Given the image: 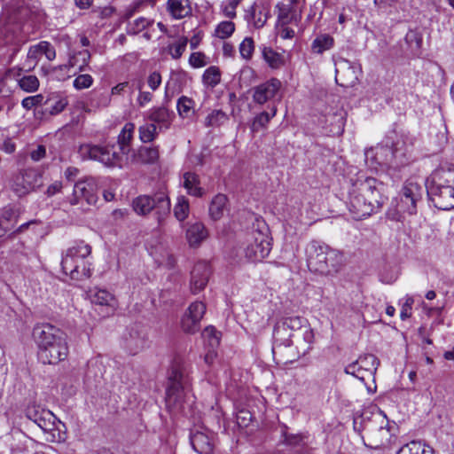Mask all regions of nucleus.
Segmentation results:
<instances>
[{"label": "nucleus", "mask_w": 454, "mask_h": 454, "mask_svg": "<svg viewBox=\"0 0 454 454\" xmlns=\"http://www.w3.org/2000/svg\"><path fill=\"white\" fill-rule=\"evenodd\" d=\"M202 82L208 87H215L221 82V72L219 67L211 66L207 68L202 75Z\"/></svg>", "instance_id": "obj_45"}, {"label": "nucleus", "mask_w": 454, "mask_h": 454, "mask_svg": "<svg viewBox=\"0 0 454 454\" xmlns=\"http://www.w3.org/2000/svg\"><path fill=\"white\" fill-rule=\"evenodd\" d=\"M254 51V42L252 37H246L239 44V53L247 60L250 59Z\"/></svg>", "instance_id": "obj_49"}, {"label": "nucleus", "mask_w": 454, "mask_h": 454, "mask_svg": "<svg viewBox=\"0 0 454 454\" xmlns=\"http://www.w3.org/2000/svg\"><path fill=\"white\" fill-rule=\"evenodd\" d=\"M211 274L210 266L205 262H199L191 272V291L196 294L202 291L209 280Z\"/></svg>", "instance_id": "obj_23"}, {"label": "nucleus", "mask_w": 454, "mask_h": 454, "mask_svg": "<svg viewBox=\"0 0 454 454\" xmlns=\"http://www.w3.org/2000/svg\"><path fill=\"white\" fill-rule=\"evenodd\" d=\"M67 252L71 254V256L75 257V260L82 263L86 262L85 259L90 254L91 247L83 240H79L75 241L74 246L69 247Z\"/></svg>", "instance_id": "obj_40"}, {"label": "nucleus", "mask_w": 454, "mask_h": 454, "mask_svg": "<svg viewBox=\"0 0 454 454\" xmlns=\"http://www.w3.org/2000/svg\"><path fill=\"white\" fill-rule=\"evenodd\" d=\"M376 419H380V427L377 428H368L372 436L375 438L376 445L374 448L383 446L389 442L392 435H395L397 430V425L395 421H389L387 416L380 411Z\"/></svg>", "instance_id": "obj_19"}, {"label": "nucleus", "mask_w": 454, "mask_h": 454, "mask_svg": "<svg viewBox=\"0 0 454 454\" xmlns=\"http://www.w3.org/2000/svg\"><path fill=\"white\" fill-rule=\"evenodd\" d=\"M192 380L188 364L183 357L176 356L168 372L166 407L173 414H186V407L193 403L191 392Z\"/></svg>", "instance_id": "obj_2"}, {"label": "nucleus", "mask_w": 454, "mask_h": 454, "mask_svg": "<svg viewBox=\"0 0 454 454\" xmlns=\"http://www.w3.org/2000/svg\"><path fill=\"white\" fill-rule=\"evenodd\" d=\"M396 454H434V450L429 445L411 441L403 445Z\"/></svg>", "instance_id": "obj_37"}, {"label": "nucleus", "mask_w": 454, "mask_h": 454, "mask_svg": "<svg viewBox=\"0 0 454 454\" xmlns=\"http://www.w3.org/2000/svg\"><path fill=\"white\" fill-rule=\"evenodd\" d=\"M280 87V81L272 78L253 88V99L255 103L263 105L276 96Z\"/></svg>", "instance_id": "obj_24"}, {"label": "nucleus", "mask_w": 454, "mask_h": 454, "mask_svg": "<svg viewBox=\"0 0 454 454\" xmlns=\"http://www.w3.org/2000/svg\"><path fill=\"white\" fill-rule=\"evenodd\" d=\"M15 79L17 80L19 87L26 92H34L39 88V80L35 75H24Z\"/></svg>", "instance_id": "obj_46"}, {"label": "nucleus", "mask_w": 454, "mask_h": 454, "mask_svg": "<svg viewBox=\"0 0 454 454\" xmlns=\"http://www.w3.org/2000/svg\"><path fill=\"white\" fill-rule=\"evenodd\" d=\"M173 116L174 113L165 106L153 107L147 113V118L152 123H158L166 129L169 127Z\"/></svg>", "instance_id": "obj_30"}, {"label": "nucleus", "mask_w": 454, "mask_h": 454, "mask_svg": "<svg viewBox=\"0 0 454 454\" xmlns=\"http://www.w3.org/2000/svg\"><path fill=\"white\" fill-rule=\"evenodd\" d=\"M22 67L9 68L0 78V100L10 104V98L12 94V80L20 77Z\"/></svg>", "instance_id": "obj_25"}, {"label": "nucleus", "mask_w": 454, "mask_h": 454, "mask_svg": "<svg viewBox=\"0 0 454 454\" xmlns=\"http://www.w3.org/2000/svg\"><path fill=\"white\" fill-rule=\"evenodd\" d=\"M114 144L91 145L85 144L80 146V153L83 158L98 160L106 167L114 168L121 166L122 161V153L118 152Z\"/></svg>", "instance_id": "obj_10"}, {"label": "nucleus", "mask_w": 454, "mask_h": 454, "mask_svg": "<svg viewBox=\"0 0 454 454\" xmlns=\"http://www.w3.org/2000/svg\"><path fill=\"white\" fill-rule=\"evenodd\" d=\"M92 303L100 306L103 312L106 315L113 314L116 308V300L114 296L105 289H98L91 298Z\"/></svg>", "instance_id": "obj_26"}, {"label": "nucleus", "mask_w": 454, "mask_h": 454, "mask_svg": "<svg viewBox=\"0 0 454 454\" xmlns=\"http://www.w3.org/2000/svg\"><path fill=\"white\" fill-rule=\"evenodd\" d=\"M277 108L272 106L271 112L263 111L257 114L252 122L251 130L252 132H258L260 129L266 128L270 121L276 115Z\"/></svg>", "instance_id": "obj_41"}, {"label": "nucleus", "mask_w": 454, "mask_h": 454, "mask_svg": "<svg viewBox=\"0 0 454 454\" xmlns=\"http://www.w3.org/2000/svg\"><path fill=\"white\" fill-rule=\"evenodd\" d=\"M426 190L454 187V165L444 164L435 168L426 179Z\"/></svg>", "instance_id": "obj_15"}, {"label": "nucleus", "mask_w": 454, "mask_h": 454, "mask_svg": "<svg viewBox=\"0 0 454 454\" xmlns=\"http://www.w3.org/2000/svg\"><path fill=\"white\" fill-rule=\"evenodd\" d=\"M207 236V230L201 223L191 224L186 231V239L192 247L199 246Z\"/></svg>", "instance_id": "obj_33"}, {"label": "nucleus", "mask_w": 454, "mask_h": 454, "mask_svg": "<svg viewBox=\"0 0 454 454\" xmlns=\"http://www.w3.org/2000/svg\"><path fill=\"white\" fill-rule=\"evenodd\" d=\"M227 201V197L221 193L213 198L209 206V215L213 220L216 221L222 218Z\"/></svg>", "instance_id": "obj_39"}, {"label": "nucleus", "mask_w": 454, "mask_h": 454, "mask_svg": "<svg viewBox=\"0 0 454 454\" xmlns=\"http://www.w3.org/2000/svg\"><path fill=\"white\" fill-rule=\"evenodd\" d=\"M205 312L206 305L202 301H195L189 306L187 316L200 322Z\"/></svg>", "instance_id": "obj_52"}, {"label": "nucleus", "mask_w": 454, "mask_h": 454, "mask_svg": "<svg viewBox=\"0 0 454 454\" xmlns=\"http://www.w3.org/2000/svg\"><path fill=\"white\" fill-rule=\"evenodd\" d=\"M309 326L308 320L299 316L284 317L278 319L273 328L272 353L282 354L285 348H290L294 337H299L303 330Z\"/></svg>", "instance_id": "obj_7"}, {"label": "nucleus", "mask_w": 454, "mask_h": 454, "mask_svg": "<svg viewBox=\"0 0 454 454\" xmlns=\"http://www.w3.org/2000/svg\"><path fill=\"white\" fill-rule=\"evenodd\" d=\"M262 55L269 67L273 69L280 68L285 65L284 55L275 51L270 47L263 46L262 48Z\"/></svg>", "instance_id": "obj_38"}, {"label": "nucleus", "mask_w": 454, "mask_h": 454, "mask_svg": "<svg viewBox=\"0 0 454 454\" xmlns=\"http://www.w3.org/2000/svg\"><path fill=\"white\" fill-rule=\"evenodd\" d=\"M190 442L198 454H213L215 449L214 434L207 430H192Z\"/></svg>", "instance_id": "obj_21"}, {"label": "nucleus", "mask_w": 454, "mask_h": 454, "mask_svg": "<svg viewBox=\"0 0 454 454\" xmlns=\"http://www.w3.org/2000/svg\"><path fill=\"white\" fill-rule=\"evenodd\" d=\"M220 332H218L214 326H207L203 331V337L207 338L210 346H217L220 342Z\"/></svg>", "instance_id": "obj_55"}, {"label": "nucleus", "mask_w": 454, "mask_h": 454, "mask_svg": "<svg viewBox=\"0 0 454 454\" xmlns=\"http://www.w3.org/2000/svg\"><path fill=\"white\" fill-rule=\"evenodd\" d=\"M270 230L263 220L256 219L245 248L246 257L252 262H260L267 257L271 250Z\"/></svg>", "instance_id": "obj_8"}, {"label": "nucleus", "mask_w": 454, "mask_h": 454, "mask_svg": "<svg viewBox=\"0 0 454 454\" xmlns=\"http://www.w3.org/2000/svg\"><path fill=\"white\" fill-rule=\"evenodd\" d=\"M42 176L34 168H27L17 174L11 184L12 191L23 197L41 185Z\"/></svg>", "instance_id": "obj_14"}, {"label": "nucleus", "mask_w": 454, "mask_h": 454, "mask_svg": "<svg viewBox=\"0 0 454 454\" xmlns=\"http://www.w3.org/2000/svg\"><path fill=\"white\" fill-rule=\"evenodd\" d=\"M157 126L154 123H145L138 128L139 139L142 143L153 142L158 136Z\"/></svg>", "instance_id": "obj_44"}, {"label": "nucleus", "mask_w": 454, "mask_h": 454, "mask_svg": "<svg viewBox=\"0 0 454 454\" xmlns=\"http://www.w3.org/2000/svg\"><path fill=\"white\" fill-rule=\"evenodd\" d=\"M82 270H79V262L75 257L71 256L67 251L62 254L61 268L63 273L69 275L72 279L82 280L89 278L91 276L90 264L88 262L82 263Z\"/></svg>", "instance_id": "obj_20"}, {"label": "nucleus", "mask_w": 454, "mask_h": 454, "mask_svg": "<svg viewBox=\"0 0 454 454\" xmlns=\"http://www.w3.org/2000/svg\"><path fill=\"white\" fill-rule=\"evenodd\" d=\"M189 213V201L184 196H179L177 198V202L174 207V215L175 217L183 222L186 219Z\"/></svg>", "instance_id": "obj_47"}, {"label": "nucleus", "mask_w": 454, "mask_h": 454, "mask_svg": "<svg viewBox=\"0 0 454 454\" xmlns=\"http://www.w3.org/2000/svg\"><path fill=\"white\" fill-rule=\"evenodd\" d=\"M334 46V38L329 34H319L311 43V51L314 54L321 55Z\"/></svg>", "instance_id": "obj_35"}, {"label": "nucleus", "mask_w": 454, "mask_h": 454, "mask_svg": "<svg viewBox=\"0 0 454 454\" xmlns=\"http://www.w3.org/2000/svg\"><path fill=\"white\" fill-rule=\"evenodd\" d=\"M0 149L6 153H13L16 149V145L14 142L12 141L11 138H6L3 142L2 145L0 146Z\"/></svg>", "instance_id": "obj_63"}, {"label": "nucleus", "mask_w": 454, "mask_h": 454, "mask_svg": "<svg viewBox=\"0 0 454 454\" xmlns=\"http://www.w3.org/2000/svg\"><path fill=\"white\" fill-rule=\"evenodd\" d=\"M68 105L67 98L60 93H51L43 102V111L51 115L60 114Z\"/></svg>", "instance_id": "obj_27"}, {"label": "nucleus", "mask_w": 454, "mask_h": 454, "mask_svg": "<svg viewBox=\"0 0 454 454\" xmlns=\"http://www.w3.org/2000/svg\"><path fill=\"white\" fill-rule=\"evenodd\" d=\"M242 0H231L229 4L223 9V13L226 17L233 19L236 17V8Z\"/></svg>", "instance_id": "obj_61"}, {"label": "nucleus", "mask_w": 454, "mask_h": 454, "mask_svg": "<svg viewBox=\"0 0 454 454\" xmlns=\"http://www.w3.org/2000/svg\"><path fill=\"white\" fill-rule=\"evenodd\" d=\"M27 12L24 8L9 10L3 7V14L0 17V51L6 59L7 64H12L27 41V35L23 31L21 18Z\"/></svg>", "instance_id": "obj_4"}, {"label": "nucleus", "mask_w": 454, "mask_h": 454, "mask_svg": "<svg viewBox=\"0 0 454 454\" xmlns=\"http://www.w3.org/2000/svg\"><path fill=\"white\" fill-rule=\"evenodd\" d=\"M159 158L160 152L157 145H141L134 154V160L142 164H154L158 161Z\"/></svg>", "instance_id": "obj_28"}, {"label": "nucleus", "mask_w": 454, "mask_h": 454, "mask_svg": "<svg viewBox=\"0 0 454 454\" xmlns=\"http://www.w3.org/2000/svg\"><path fill=\"white\" fill-rule=\"evenodd\" d=\"M134 131L135 124L132 122H127L119 134L117 143L119 150L122 154H128L129 153Z\"/></svg>", "instance_id": "obj_31"}, {"label": "nucleus", "mask_w": 454, "mask_h": 454, "mask_svg": "<svg viewBox=\"0 0 454 454\" xmlns=\"http://www.w3.org/2000/svg\"><path fill=\"white\" fill-rule=\"evenodd\" d=\"M276 7L278 9V20L282 26H286L296 20L298 8L287 3H278Z\"/></svg>", "instance_id": "obj_32"}, {"label": "nucleus", "mask_w": 454, "mask_h": 454, "mask_svg": "<svg viewBox=\"0 0 454 454\" xmlns=\"http://www.w3.org/2000/svg\"><path fill=\"white\" fill-rule=\"evenodd\" d=\"M380 365V360L372 354L361 355L355 362L348 364L344 372L353 375L361 381L366 378L373 377Z\"/></svg>", "instance_id": "obj_13"}, {"label": "nucleus", "mask_w": 454, "mask_h": 454, "mask_svg": "<svg viewBox=\"0 0 454 454\" xmlns=\"http://www.w3.org/2000/svg\"><path fill=\"white\" fill-rule=\"evenodd\" d=\"M188 40L186 37L181 38L177 43L170 46V53L173 59H178L186 49Z\"/></svg>", "instance_id": "obj_56"}, {"label": "nucleus", "mask_w": 454, "mask_h": 454, "mask_svg": "<svg viewBox=\"0 0 454 454\" xmlns=\"http://www.w3.org/2000/svg\"><path fill=\"white\" fill-rule=\"evenodd\" d=\"M18 214L12 207H4L0 215V223L4 227V232L11 231L17 223Z\"/></svg>", "instance_id": "obj_43"}, {"label": "nucleus", "mask_w": 454, "mask_h": 454, "mask_svg": "<svg viewBox=\"0 0 454 454\" xmlns=\"http://www.w3.org/2000/svg\"><path fill=\"white\" fill-rule=\"evenodd\" d=\"M375 159L378 164L391 168H400L415 160L412 145L408 144L404 137L395 131L390 132L382 145L376 148Z\"/></svg>", "instance_id": "obj_5"}, {"label": "nucleus", "mask_w": 454, "mask_h": 454, "mask_svg": "<svg viewBox=\"0 0 454 454\" xmlns=\"http://www.w3.org/2000/svg\"><path fill=\"white\" fill-rule=\"evenodd\" d=\"M195 102L186 96H182L178 98L176 108L179 115L182 118H192L194 114Z\"/></svg>", "instance_id": "obj_42"}, {"label": "nucleus", "mask_w": 454, "mask_h": 454, "mask_svg": "<svg viewBox=\"0 0 454 454\" xmlns=\"http://www.w3.org/2000/svg\"><path fill=\"white\" fill-rule=\"evenodd\" d=\"M251 418H252V415L248 411L244 410V409L239 410L236 415V420H237L238 426L239 427H247L251 420Z\"/></svg>", "instance_id": "obj_58"}, {"label": "nucleus", "mask_w": 454, "mask_h": 454, "mask_svg": "<svg viewBox=\"0 0 454 454\" xmlns=\"http://www.w3.org/2000/svg\"><path fill=\"white\" fill-rule=\"evenodd\" d=\"M235 31V25L232 21H222L215 28V35L221 39L230 37Z\"/></svg>", "instance_id": "obj_48"}, {"label": "nucleus", "mask_w": 454, "mask_h": 454, "mask_svg": "<svg viewBox=\"0 0 454 454\" xmlns=\"http://www.w3.org/2000/svg\"><path fill=\"white\" fill-rule=\"evenodd\" d=\"M26 417L37 425L44 432H51L56 428V416L49 410L39 406H28Z\"/></svg>", "instance_id": "obj_18"}, {"label": "nucleus", "mask_w": 454, "mask_h": 454, "mask_svg": "<svg viewBox=\"0 0 454 454\" xmlns=\"http://www.w3.org/2000/svg\"><path fill=\"white\" fill-rule=\"evenodd\" d=\"M227 115L222 110H214L206 119L208 127L219 126L227 121Z\"/></svg>", "instance_id": "obj_51"}, {"label": "nucleus", "mask_w": 454, "mask_h": 454, "mask_svg": "<svg viewBox=\"0 0 454 454\" xmlns=\"http://www.w3.org/2000/svg\"><path fill=\"white\" fill-rule=\"evenodd\" d=\"M299 337H294L290 341V347L294 346L295 352L283 359L284 364L293 363L301 356L307 355L312 348L314 342V333L310 326H308L298 335Z\"/></svg>", "instance_id": "obj_17"}, {"label": "nucleus", "mask_w": 454, "mask_h": 454, "mask_svg": "<svg viewBox=\"0 0 454 454\" xmlns=\"http://www.w3.org/2000/svg\"><path fill=\"white\" fill-rule=\"evenodd\" d=\"M189 62L193 67H201L207 65L205 54L202 52H193L191 54Z\"/></svg>", "instance_id": "obj_59"}, {"label": "nucleus", "mask_w": 454, "mask_h": 454, "mask_svg": "<svg viewBox=\"0 0 454 454\" xmlns=\"http://www.w3.org/2000/svg\"><path fill=\"white\" fill-rule=\"evenodd\" d=\"M335 65V80L336 82L341 87H353L359 79L361 74V67L358 63L351 62L346 59L333 58Z\"/></svg>", "instance_id": "obj_12"}, {"label": "nucleus", "mask_w": 454, "mask_h": 454, "mask_svg": "<svg viewBox=\"0 0 454 454\" xmlns=\"http://www.w3.org/2000/svg\"><path fill=\"white\" fill-rule=\"evenodd\" d=\"M46 149L43 145H38V147L31 152L32 160L38 161L45 156Z\"/></svg>", "instance_id": "obj_64"}, {"label": "nucleus", "mask_w": 454, "mask_h": 454, "mask_svg": "<svg viewBox=\"0 0 454 454\" xmlns=\"http://www.w3.org/2000/svg\"><path fill=\"white\" fill-rule=\"evenodd\" d=\"M428 200L439 210L454 209V187L426 190Z\"/></svg>", "instance_id": "obj_22"}, {"label": "nucleus", "mask_w": 454, "mask_h": 454, "mask_svg": "<svg viewBox=\"0 0 454 454\" xmlns=\"http://www.w3.org/2000/svg\"><path fill=\"white\" fill-rule=\"evenodd\" d=\"M182 330L190 334H193L200 330V321L185 315L181 321Z\"/></svg>", "instance_id": "obj_53"}, {"label": "nucleus", "mask_w": 454, "mask_h": 454, "mask_svg": "<svg viewBox=\"0 0 454 454\" xmlns=\"http://www.w3.org/2000/svg\"><path fill=\"white\" fill-rule=\"evenodd\" d=\"M305 252L307 265L311 272L322 276H334L343 265L342 254L318 241L309 242Z\"/></svg>", "instance_id": "obj_6"}, {"label": "nucleus", "mask_w": 454, "mask_h": 454, "mask_svg": "<svg viewBox=\"0 0 454 454\" xmlns=\"http://www.w3.org/2000/svg\"><path fill=\"white\" fill-rule=\"evenodd\" d=\"M93 82V78L90 74H80L74 81V87L77 90L89 88Z\"/></svg>", "instance_id": "obj_57"}, {"label": "nucleus", "mask_w": 454, "mask_h": 454, "mask_svg": "<svg viewBox=\"0 0 454 454\" xmlns=\"http://www.w3.org/2000/svg\"><path fill=\"white\" fill-rule=\"evenodd\" d=\"M148 86L155 90L159 88L161 83V76L160 74L157 71L153 72L147 78Z\"/></svg>", "instance_id": "obj_60"}, {"label": "nucleus", "mask_w": 454, "mask_h": 454, "mask_svg": "<svg viewBox=\"0 0 454 454\" xmlns=\"http://www.w3.org/2000/svg\"><path fill=\"white\" fill-rule=\"evenodd\" d=\"M153 99V93L149 91H140L137 97V104L140 107H144Z\"/></svg>", "instance_id": "obj_62"}, {"label": "nucleus", "mask_w": 454, "mask_h": 454, "mask_svg": "<svg viewBox=\"0 0 454 454\" xmlns=\"http://www.w3.org/2000/svg\"><path fill=\"white\" fill-rule=\"evenodd\" d=\"M282 442L294 449L301 447V450L305 449L307 444V436L302 434H292L288 432V428L284 425L281 427Z\"/></svg>", "instance_id": "obj_34"}, {"label": "nucleus", "mask_w": 454, "mask_h": 454, "mask_svg": "<svg viewBox=\"0 0 454 454\" xmlns=\"http://www.w3.org/2000/svg\"><path fill=\"white\" fill-rule=\"evenodd\" d=\"M199 176L192 172H185L184 174V187L187 192L195 197H201L204 193L203 189L200 186Z\"/></svg>", "instance_id": "obj_36"}, {"label": "nucleus", "mask_w": 454, "mask_h": 454, "mask_svg": "<svg viewBox=\"0 0 454 454\" xmlns=\"http://www.w3.org/2000/svg\"><path fill=\"white\" fill-rule=\"evenodd\" d=\"M351 181L348 207L355 220L377 213L387 200V186L383 182L371 176H358Z\"/></svg>", "instance_id": "obj_1"}, {"label": "nucleus", "mask_w": 454, "mask_h": 454, "mask_svg": "<svg viewBox=\"0 0 454 454\" xmlns=\"http://www.w3.org/2000/svg\"><path fill=\"white\" fill-rule=\"evenodd\" d=\"M423 187L413 181L408 180L399 192V200L396 204L397 214H417V204L423 198Z\"/></svg>", "instance_id": "obj_11"}, {"label": "nucleus", "mask_w": 454, "mask_h": 454, "mask_svg": "<svg viewBox=\"0 0 454 454\" xmlns=\"http://www.w3.org/2000/svg\"><path fill=\"white\" fill-rule=\"evenodd\" d=\"M134 211L139 215L154 212L157 221L160 223L170 214V200L164 192L153 195H140L132 201Z\"/></svg>", "instance_id": "obj_9"}, {"label": "nucleus", "mask_w": 454, "mask_h": 454, "mask_svg": "<svg viewBox=\"0 0 454 454\" xmlns=\"http://www.w3.org/2000/svg\"><path fill=\"white\" fill-rule=\"evenodd\" d=\"M41 57L42 53L38 51L36 44L30 46L24 67H27V70H31L35 67Z\"/></svg>", "instance_id": "obj_50"}, {"label": "nucleus", "mask_w": 454, "mask_h": 454, "mask_svg": "<svg viewBox=\"0 0 454 454\" xmlns=\"http://www.w3.org/2000/svg\"><path fill=\"white\" fill-rule=\"evenodd\" d=\"M98 187L91 179L80 180L75 183L70 203L77 205L85 201L88 205H95L98 201Z\"/></svg>", "instance_id": "obj_16"}, {"label": "nucleus", "mask_w": 454, "mask_h": 454, "mask_svg": "<svg viewBox=\"0 0 454 454\" xmlns=\"http://www.w3.org/2000/svg\"><path fill=\"white\" fill-rule=\"evenodd\" d=\"M168 11L176 20L185 18L192 14L190 0H168Z\"/></svg>", "instance_id": "obj_29"}, {"label": "nucleus", "mask_w": 454, "mask_h": 454, "mask_svg": "<svg viewBox=\"0 0 454 454\" xmlns=\"http://www.w3.org/2000/svg\"><path fill=\"white\" fill-rule=\"evenodd\" d=\"M32 335L37 346L38 359L43 364H58L67 358V335L60 328L49 323L36 324Z\"/></svg>", "instance_id": "obj_3"}, {"label": "nucleus", "mask_w": 454, "mask_h": 454, "mask_svg": "<svg viewBox=\"0 0 454 454\" xmlns=\"http://www.w3.org/2000/svg\"><path fill=\"white\" fill-rule=\"evenodd\" d=\"M151 23L152 21L148 19L140 17L133 23L129 24L127 31L129 34L137 35L150 26Z\"/></svg>", "instance_id": "obj_54"}]
</instances>
